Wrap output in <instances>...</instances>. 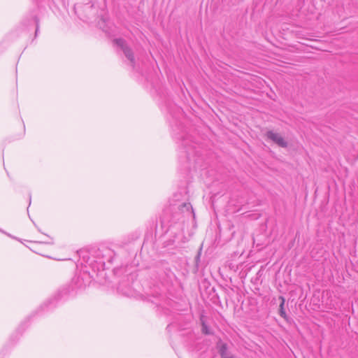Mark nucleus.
Instances as JSON below:
<instances>
[{"label": "nucleus", "mask_w": 358, "mask_h": 358, "mask_svg": "<svg viewBox=\"0 0 358 358\" xmlns=\"http://www.w3.org/2000/svg\"><path fill=\"white\" fill-rule=\"evenodd\" d=\"M37 32H38V28L36 30V34H37Z\"/></svg>", "instance_id": "7"}, {"label": "nucleus", "mask_w": 358, "mask_h": 358, "mask_svg": "<svg viewBox=\"0 0 358 358\" xmlns=\"http://www.w3.org/2000/svg\"><path fill=\"white\" fill-rule=\"evenodd\" d=\"M270 140L280 148H285L288 146L287 141L278 133L270 131Z\"/></svg>", "instance_id": "2"}, {"label": "nucleus", "mask_w": 358, "mask_h": 358, "mask_svg": "<svg viewBox=\"0 0 358 358\" xmlns=\"http://www.w3.org/2000/svg\"><path fill=\"white\" fill-rule=\"evenodd\" d=\"M114 43L119 47L121 48L125 57L130 61L131 66H134L135 59L132 50L129 48L124 39L116 38L114 40Z\"/></svg>", "instance_id": "1"}, {"label": "nucleus", "mask_w": 358, "mask_h": 358, "mask_svg": "<svg viewBox=\"0 0 358 358\" xmlns=\"http://www.w3.org/2000/svg\"><path fill=\"white\" fill-rule=\"evenodd\" d=\"M181 206L182 208H187V210H189V207H190V203H183Z\"/></svg>", "instance_id": "5"}, {"label": "nucleus", "mask_w": 358, "mask_h": 358, "mask_svg": "<svg viewBox=\"0 0 358 358\" xmlns=\"http://www.w3.org/2000/svg\"><path fill=\"white\" fill-rule=\"evenodd\" d=\"M277 301L279 302V308H278V313L279 315L284 318L286 321L289 320V317L286 314L285 309V299L283 296H278Z\"/></svg>", "instance_id": "3"}, {"label": "nucleus", "mask_w": 358, "mask_h": 358, "mask_svg": "<svg viewBox=\"0 0 358 358\" xmlns=\"http://www.w3.org/2000/svg\"><path fill=\"white\" fill-rule=\"evenodd\" d=\"M162 222L163 223H164V222H170V221H169V220H166V218L165 217V216H164V215H163V217H162Z\"/></svg>", "instance_id": "6"}, {"label": "nucleus", "mask_w": 358, "mask_h": 358, "mask_svg": "<svg viewBox=\"0 0 358 358\" xmlns=\"http://www.w3.org/2000/svg\"><path fill=\"white\" fill-rule=\"evenodd\" d=\"M219 352L222 358H232L228 352L227 345L225 343H222L220 345Z\"/></svg>", "instance_id": "4"}]
</instances>
